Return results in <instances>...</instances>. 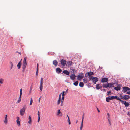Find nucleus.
<instances>
[{"instance_id": "nucleus-19", "label": "nucleus", "mask_w": 130, "mask_h": 130, "mask_svg": "<svg viewBox=\"0 0 130 130\" xmlns=\"http://www.w3.org/2000/svg\"><path fill=\"white\" fill-rule=\"evenodd\" d=\"M22 59H21V60ZM21 61H20L19 63H18V64L17 65V67H18V69H19L21 66Z\"/></svg>"}, {"instance_id": "nucleus-11", "label": "nucleus", "mask_w": 130, "mask_h": 130, "mask_svg": "<svg viewBox=\"0 0 130 130\" xmlns=\"http://www.w3.org/2000/svg\"><path fill=\"white\" fill-rule=\"evenodd\" d=\"M130 98V96L129 95H126L123 96V98H122V99L127 100L129 99Z\"/></svg>"}, {"instance_id": "nucleus-51", "label": "nucleus", "mask_w": 130, "mask_h": 130, "mask_svg": "<svg viewBox=\"0 0 130 130\" xmlns=\"http://www.w3.org/2000/svg\"><path fill=\"white\" fill-rule=\"evenodd\" d=\"M127 93L128 94L130 95V91L127 92Z\"/></svg>"}, {"instance_id": "nucleus-41", "label": "nucleus", "mask_w": 130, "mask_h": 130, "mask_svg": "<svg viewBox=\"0 0 130 130\" xmlns=\"http://www.w3.org/2000/svg\"><path fill=\"white\" fill-rule=\"evenodd\" d=\"M64 93H65L64 91H63V92H62V96H64V95H65Z\"/></svg>"}, {"instance_id": "nucleus-26", "label": "nucleus", "mask_w": 130, "mask_h": 130, "mask_svg": "<svg viewBox=\"0 0 130 130\" xmlns=\"http://www.w3.org/2000/svg\"><path fill=\"white\" fill-rule=\"evenodd\" d=\"M79 86L81 87H83L84 86L83 83L82 82H80L79 83Z\"/></svg>"}, {"instance_id": "nucleus-3", "label": "nucleus", "mask_w": 130, "mask_h": 130, "mask_svg": "<svg viewBox=\"0 0 130 130\" xmlns=\"http://www.w3.org/2000/svg\"><path fill=\"white\" fill-rule=\"evenodd\" d=\"M43 78L42 77L41 78V80H40V90L41 91V92L42 91V89H43Z\"/></svg>"}, {"instance_id": "nucleus-58", "label": "nucleus", "mask_w": 130, "mask_h": 130, "mask_svg": "<svg viewBox=\"0 0 130 130\" xmlns=\"http://www.w3.org/2000/svg\"><path fill=\"white\" fill-rule=\"evenodd\" d=\"M63 103H61V106H63Z\"/></svg>"}, {"instance_id": "nucleus-7", "label": "nucleus", "mask_w": 130, "mask_h": 130, "mask_svg": "<svg viewBox=\"0 0 130 130\" xmlns=\"http://www.w3.org/2000/svg\"><path fill=\"white\" fill-rule=\"evenodd\" d=\"M8 116L7 115H6L5 117L4 118V122L5 124H6L8 122V119H7Z\"/></svg>"}, {"instance_id": "nucleus-12", "label": "nucleus", "mask_w": 130, "mask_h": 130, "mask_svg": "<svg viewBox=\"0 0 130 130\" xmlns=\"http://www.w3.org/2000/svg\"><path fill=\"white\" fill-rule=\"evenodd\" d=\"M56 72L57 73H61L62 70H61L59 68H57L56 69Z\"/></svg>"}, {"instance_id": "nucleus-31", "label": "nucleus", "mask_w": 130, "mask_h": 130, "mask_svg": "<svg viewBox=\"0 0 130 130\" xmlns=\"http://www.w3.org/2000/svg\"><path fill=\"white\" fill-rule=\"evenodd\" d=\"M4 81V80L2 78H1L0 79V83L1 84H2L3 83Z\"/></svg>"}, {"instance_id": "nucleus-40", "label": "nucleus", "mask_w": 130, "mask_h": 130, "mask_svg": "<svg viewBox=\"0 0 130 130\" xmlns=\"http://www.w3.org/2000/svg\"><path fill=\"white\" fill-rule=\"evenodd\" d=\"M22 89L21 88L20 89V95H22Z\"/></svg>"}, {"instance_id": "nucleus-8", "label": "nucleus", "mask_w": 130, "mask_h": 130, "mask_svg": "<svg viewBox=\"0 0 130 130\" xmlns=\"http://www.w3.org/2000/svg\"><path fill=\"white\" fill-rule=\"evenodd\" d=\"M83 73H80L78 75L77 77L78 78V79L80 80L81 79L83 78L84 76L83 75Z\"/></svg>"}, {"instance_id": "nucleus-39", "label": "nucleus", "mask_w": 130, "mask_h": 130, "mask_svg": "<svg viewBox=\"0 0 130 130\" xmlns=\"http://www.w3.org/2000/svg\"><path fill=\"white\" fill-rule=\"evenodd\" d=\"M83 124L81 123V126H80V130H82V127H83Z\"/></svg>"}, {"instance_id": "nucleus-15", "label": "nucleus", "mask_w": 130, "mask_h": 130, "mask_svg": "<svg viewBox=\"0 0 130 130\" xmlns=\"http://www.w3.org/2000/svg\"><path fill=\"white\" fill-rule=\"evenodd\" d=\"M108 87L111 88L112 87H113V84L111 83H108Z\"/></svg>"}, {"instance_id": "nucleus-48", "label": "nucleus", "mask_w": 130, "mask_h": 130, "mask_svg": "<svg viewBox=\"0 0 130 130\" xmlns=\"http://www.w3.org/2000/svg\"><path fill=\"white\" fill-rule=\"evenodd\" d=\"M40 117H38V122H39L40 121Z\"/></svg>"}, {"instance_id": "nucleus-18", "label": "nucleus", "mask_w": 130, "mask_h": 130, "mask_svg": "<svg viewBox=\"0 0 130 130\" xmlns=\"http://www.w3.org/2000/svg\"><path fill=\"white\" fill-rule=\"evenodd\" d=\"M63 73L64 74L67 75H68L69 74V72L67 70H65L63 71Z\"/></svg>"}, {"instance_id": "nucleus-5", "label": "nucleus", "mask_w": 130, "mask_h": 130, "mask_svg": "<svg viewBox=\"0 0 130 130\" xmlns=\"http://www.w3.org/2000/svg\"><path fill=\"white\" fill-rule=\"evenodd\" d=\"M60 62L62 66L63 67H64L66 64V61L64 59H62L60 61Z\"/></svg>"}, {"instance_id": "nucleus-60", "label": "nucleus", "mask_w": 130, "mask_h": 130, "mask_svg": "<svg viewBox=\"0 0 130 130\" xmlns=\"http://www.w3.org/2000/svg\"><path fill=\"white\" fill-rule=\"evenodd\" d=\"M103 90L104 91H106V89H103Z\"/></svg>"}, {"instance_id": "nucleus-33", "label": "nucleus", "mask_w": 130, "mask_h": 130, "mask_svg": "<svg viewBox=\"0 0 130 130\" xmlns=\"http://www.w3.org/2000/svg\"><path fill=\"white\" fill-rule=\"evenodd\" d=\"M61 102V99H59L58 101L57 102V104L58 105H59Z\"/></svg>"}, {"instance_id": "nucleus-46", "label": "nucleus", "mask_w": 130, "mask_h": 130, "mask_svg": "<svg viewBox=\"0 0 130 130\" xmlns=\"http://www.w3.org/2000/svg\"><path fill=\"white\" fill-rule=\"evenodd\" d=\"M32 89V87H31L30 88V91H29V93H31V92Z\"/></svg>"}, {"instance_id": "nucleus-38", "label": "nucleus", "mask_w": 130, "mask_h": 130, "mask_svg": "<svg viewBox=\"0 0 130 130\" xmlns=\"http://www.w3.org/2000/svg\"><path fill=\"white\" fill-rule=\"evenodd\" d=\"M108 92V93L107 94V95H111V91H109V92Z\"/></svg>"}, {"instance_id": "nucleus-44", "label": "nucleus", "mask_w": 130, "mask_h": 130, "mask_svg": "<svg viewBox=\"0 0 130 130\" xmlns=\"http://www.w3.org/2000/svg\"><path fill=\"white\" fill-rule=\"evenodd\" d=\"M68 122L69 125L71 124V122L70 119H69V120H68Z\"/></svg>"}, {"instance_id": "nucleus-4", "label": "nucleus", "mask_w": 130, "mask_h": 130, "mask_svg": "<svg viewBox=\"0 0 130 130\" xmlns=\"http://www.w3.org/2000/svg\"><path fill=\"white\" fill-rule=\"evenodd\" d=\"M25 109V107H24L22 109L20 110V113L21 116H22L24 114Z\"/></svg>"}, {"instance_id": "nucleus-63", "label": "nucleus", "mask_w": 130, "mask_h": 130, "mask_svg": "<svg viewBox=\"0 0 130 130\" xmlns=\"http://www.w3.org/2000/svg\"><path fill=\"white\" fill-rule=\"evenodd\" d=\"M108 120L109 122H110V120L109 119H108Z\"/></svg>"}, {"instance_id": "nucleus-35", "label": "nucleus", "mask_w": 130, "mask_h": 130, "mask_svg": "<svg viewBox=\"0 0 130 130\" xmlns=\"http://www.w3.org/2000/svg\"><path fill=\"white\" fill-rule=\"evenodd\" d=\"M61 113L59 109H58L57 110V115H59Z\"/></svg>"}, {"instance_id": "nucleus-54", "label": "nucleus", "mask_w": 130, "mask_h": 130, "mask_svg": "<svg viewBox=\"0 0 130 130\" xmlns=\"http://www.w3.org/2000/svg\"><path fill=\"white\" fill-rule=\"evenodd\" d=\"M64 100H61V103H63Z\"/></svg>"}, {"instance_id": "nucleus-10", "label": "nucleus", "mask_w": 130, "mask_h": 130, "mask_svg": "<svg viewBox=\"0 0 130 130\" xmlns=\"http://www.w3.org/2000/svg\"><path fill=\"white\" fill-rule=\"evenodd\" d=\"M17 120H16V122L17 123V124L18 126H20V118H19L18 117H16Z\"/></svg>"}, {"instance_id": "nucleus-21", "label": "nucleus", "mask_w": 130, "mask_h": 130, "mask_svg": "<svg viewBox=\"0 0 130 130\" xmlns=\"http://www.w3.org/2000/svg\"><path fill=\"white\" fill-rule=\"evenodd\" d=\"M73 64V63L71 61H68L67 62V64L68 66H71Z\"/></svg>"}, {"instance_id": "nucleus-61", "label": "nucleus", "mask_w": 130, "mask_h": 130, "mask_svg": "<svg viewBox=\"0 0 130 130\" xmlns=\"http://www.w3.org/2000/svg\"><path fill=\"white\" fill-rule=\"evenodd\" d=\"M77 122H78V120H77L76 123H77Z\"/></svg>"}, {"instance_id": "nucleus-36", "label": "nucleus", "mask_w": 130, "mask_h": 130, "mask_svg": "<svg viewBox=\"0 0 130 130\" xmlns=\"http://www.w3.org/2000/svg\"><path fill=\"white\" fill-rule=\"evenodd\" d=\"M115 99H116L117 100L119 101H120L121 100V99L119 98V97H118L117 96H115Z\"/></svg>"}, {"instance_id": "nucleus-20", "label": "nucleus", "mask_w": 130, "mask_h": 130, "mask_svg": "<svg viewBox=\"0 0 130 130\" xmlns=\"http://www.w3.org/2000/svg\"><path fill=\"white\" fill-rule=\"evenodd\" d=\"M114 89L116 91L120 90L121 89V88L119 86L115 87L114 88Z\"/></svg>"}, {"instance_id": "nucleus-45", "label": "nucleus", "mask_w": 130, "mask_h": 130, "mask_svg": "<svg viewBox=\"0 0 130 130\" xmlns=\"http://www.w3.org/2000/svg\"><path fill=\"white\" fill-rule=\"evenodd\" d=\"M120 96L121 97V99H122V98H123V96H122V94H120Z\"/></svg>"}, {"instance_id": "nucleus-64", "label": "nucleus", "mask_w": 130, "mask_h": 130, "mask_svg": "<svg viewBox=\"0 0 130 130\" xmlns=\"http://www.w3.org/2000/svg\"><path fill=\"white\" fill-rule=\"evenodd\" d=\"M109 123L110 124V125H111V122H109Z\"/></svg>"}, {"instance_id": "nucleus-14", "label": "nucleus", "mask_w": 130, "mask_h": 130, "mask_svg": "<svg viewBox=\"0 0 130 130\" xmlns=\"http://www.w3.org/2000/svg\"><path fill=\"white\" fill-rule=\"evenodd\" d=\"M96 88L98 89H100L102 88V86L99 84H98L96 86Z\"/></svg>"}, {"instance_id": "nucleus-27", "label": "nucleus", "mask_w": 130, "mask_h": 130, "mask_svg": "<svg viewBox=\"0 0 130 130\" xmlns=\"http://www.w3.org/2000/svg\"><path fill=\"white\" fill-rule=\"evenodd\" d=\"M102 86L103 87L107 88L108 87V84H103L102 85Z\"/></svg>"}, {"instance_id": "nucleus-9", "label": "nucleus", "mask_w": 130, "mask_h": 130, "mask_svg": "<svg viewBox=\"0 0 130 130\" xmlns=\"http://www.w3.org/2000/svg\"><path fill=\"white\" fill-rule=\"evenodd\" d=\"M70 77L71 79L74 80L76 78V76L74 74H72L70 75Z\"/></svg>"}, {"instance_id": "nucleus-22", "label": "nucleus", "mask_w": 130, "mask_h": 130, "mask_svg": "<svg viewBox=\"0 0 130 130\" xmlns=\"http://www.w3.org/2000/svg\"><path fill=\"white\" fill-rule=\"evenodd\" d=\"M124 104L126 107H127L129 105V104L128 102H127L126 101L124 103Z\"/></svg>"}, {"instance_id": "nucleus-6", "label": "nucleus", "mask_w": 130, "mask_h": 130, "mask_svg": "<svg viewBox=\"0 0 130 130\" xmlns=\"http://www.w3.org/2000/svg\"><path fill=\"white\" fill-rule=\"evenodd\" d=\"M123 91L124 92H125L127 91L130 90V88L127 87H123Z\"/></svg>"}, {"instance_id": "nucleus-59", "label": "nucleus", "mask_w": 130, "mask_h": 130, "mask_svg": "<svg viewBox=\"0 0 130 130\" xmlns=\"http://www.w3.org/2000/svg\"><path fill=\"white\" fill-rule=\"evenodd\" d=\"M97 109H98V111L99 112H100V111H99V110L98 109V108H97Z\"/></svg>"}, {"instance_id": "nucleus-32", "label": "nucleus", "mask_w": 130, "mask_h": 130, "mask_svg": "<svg viewBox=\"0 0 130 130\" xmlns=\"http://www.w3.org/2000/svg\"><path fill=\"white\" fill-rule=\"evenodd\" d=\"M32 103H33V99H32V98H31V99H30V105H31L32 104Z\"/></svg>"}, {"instance_id": "nucleus-17", "label": "nucleus", "mask_w": 130, "mask_h": 130, "mask_svg": "<svg viewBox=\"0 0 130 130\" xmlns=\"http://www.w3.org/2000/svg\"><path fill=\"white\" fill-rule=\"evenodd\" d=\"M28 119L29 121H28V123L29 124H31V118L30 116H29Z\"/></svg>"}, {"instance_id": "nucleus-52", "label": "nucleus", "mask_w": 130, "mask_h": 130, "mask_svg": "<svg viewBox=\"0 0 130 130\" xmlns=\"http://www.w3.org/2000/svg\"><path fill=\"white\" fill-rule=\"evenodd\" d=\"M83 119H82V120L81 124H83Z\"/></svg>"}, {"instance_id": "nucleus-49", "label": "nucleus", "mask_w": 130, "mask_h": 130, "mask_svg": "<svg viewBox=\"0 0 130 130\" xmlns=\"http://www.w3.org/2000/svg\"><path fill=\"white\" fill-rule=\"evenodd\" d=\"M41 96H40V97L39 98V100H38V102L39 103L40 102V99H41Z\"/></svg>"}, {"instance_id": "nucleus-57", "label": "nucleus", "mask_w": 130, "mask_h": 130, "mask_svg": "<svg viewBox=\"0 0 130 130\" xmlns=\"http://www.w3.org/2000/svg\"><path fill=\"white\" fill-rule=\"evenodd\" d=\"M84 114L83 115V116H82V119H84Z\"/></svg>"}, {"instance_id": "nucleus-37", "label": "nucleus", "mask_w": 130, "mask_h": 130, "mask_svg": "<svg viewBox=\"0 0 130 130\" xmlns=\"http://www.w3.org/2000/svg\"><path fill=\"white\" fill-rule=\"evenodd\" d=\"M109 97L110 99V100H113L115 99V96H112Z\"/></svg>"}, {"instance_id": "nucleus-2", "label": "nucleus", "mask_w": 130, "mask_h": 130, "mask_svg": "<svg viewBox=\"0 0 130 130\" xmlns=\"http://www.w3.org/2000/svg\"><path fill=\"white\" fill-rule=\"evenodd\" d=\"M91 80L93 81V83L94 84H96L97 81H98V79L97 77H93L92 76L90 78V80Z\"/></svg>"}, {"instance_id": "nucleus-47", "label": "nucleus", "mask_w": 130, "mask_h": 130, "mask_svg": "<svg viewBox=\"0 0 130 130\" xmlns=\"http://www.w3.org/2000/svg\"><path fill=\"white\" fill-rule=\"evenodd\" d=\"M61 94H60L59 95V99H61Z\"/></svg>"}, {"instance_id": "nucleus-25", "label": "nucleus", "mask_w": 130, "mask_h": 130, "mask_svg": "<svg viewBox=\"0 0 130 130\" xmlns=\"http://www.w3.org/2000/svg\"><path fill=\"white\" fill-rule=\"evenodd\" d=\"M21 96L22 95H20V96H19V99H18V101H17V103H19L21 100Z\"/></svg>"}, {"instance_id": "nucleus-53", "label": "nucleus", "mask_w": 130, "mask_h": 130, "mask_svg": "<svg viewBox=\"0 0 130 130\" xmlns=\"http://www.w3.org/2000/svg\"><path fill=\"white\" fill-rule=\"evenodd\" d=\"M16 53H18L19 54H20L21 55V53L20 52H19L18 51L16 52Z\"/></svg>"}, {"instance_id": "nucleus-55", "label": "nucleus", "mask_w": 130, "mask_h": 130, "mask_svg": "<svg viewBox=\"0 0 130 130\" xmlns=\"http://www.w3.org/2000/svg\"><path fill=\"white\" fill-rule=\"evenodd\" d=\"M64 100H61V103H63Z\"/></svg>"}, {"instance_id": "nucleus-43", "label": "nucleus", "mask_w": 130, "mask_h": 130, "mask_svg": "<svg viewBox=\"0 0 130 130\" xmlns=\"http://www.w3.org/2000/svg\"><path fill=\"white\" fill-rule=\"evenodd\" d=\"M120 101H121V102L122 103L124 104V103L125 102H124L122 100H120Z\"/></svg>"}, {"instance_id": "nucleus-13", "label": "nucleus", "mask_w": 130, "mask_h": 130, "mask_svg": "<svg viewBox=\"0 0 130 130\" xmlns=\"http://www.w3.org/2000/svg\"><path fill=\"white\" fill-rule=\"evenodd\" d=\"M108 80V79L106 78H104L101 79V82L104 83L107 82Z\"/></svg>"}, {"instance_id": "nucleus-16", "label": "nucleus", "mask_w": 130, "mask_h": 130, "mask_svg": "<svg viewBox=\"0 0 130 130\" xmlns=\"http://www.w3.org/2000/svg\"><path fill=\"white\" fill-rule=\"evenodd\" d=\"M53 64L55 66H56L58 64V62L56 60H55L53 61Z\"/></svg>"}, {"instance_id": "nucleus-50", "label": "nucleus", "mask_w": 130, "mask_h": 130, "mask_svg": "<svg viewBox=\"0 0 130 130\" xmlns=\"http://www.w3.org/2000/svg\"><path fill=\"white\" fill-rule=\"evenodd\" d=\"M64 96H62V100H64Z\"/></svg>"}, {"instance_id": "nucleus-29", "label": "nucleus", "mask_w": 130, "mask_h": 130, "mask_svg": "<svg viewBox=\"0 0 130 130\" xmlns=\"http://www.w3.org/2000/svg\"><path fill=\"white\" fill-rule=\"evenodd\" d=\"M110 99V97H106V101L108 102H109Z\"/></svg>"}, {"instance_id": "nucleus-23", "label": "nucleus", "mask_w": 130, "mask_h": 130, "mask_svg": "<svg viewBox=\"0 0 130 130\" xmlns=\"http://www.w3.org/2000/svg\"><path fill=\"white\" fill-rule=\"evenodd\" d=\"M38 63L37 64V70L36 72V75L37 76L38 74Z\"/></svg>"}, {"instance_id": "nucleus-28", "label": "nucleus", "mask_w": 130, "mask_h": 130, "mask_svg": "<svg viewBox=\"0 0 130 130\" xmlns=\"http://www.w3.org/2000/svg\"><path fill=\"white\" fill-rule=\"evenodd\" d=\"M78 81H76L73 83V84L75 86H77L78 85Z\"/></svg>"}, {"instance_id": "nucleus-62", "label": "nucleus", "mask_w": 130, "mask_h": 130, "mask_svg": "<svg viewBox=\"0 0 130 130\" xmlns=\"http://www.w3.org/2000/svg\"><path fill=\"white\" fill-rule=\"evenodd\" d=\"M68 120H69V119H70L69 116L68 117Z\"/></svg>"}, {"instance_id": "nucleus-56", "label": "nucleus", "mask_w": 130, "mask_h": 130, "mask_svg": "<svg viewBox=\"0 0 130 130\" xmlns=\"http://www.w3.org/2000/svg\"><path fill=\"white\" fill-rule=\"evenodd\" d=\"M127 115H130V112H128L127 113Z\"/></svg>"}, {"instance_id": "nucleus-34", "label": "nucleus", "mask_w": 130, "mask_h": 130, "mask_svg": "<svg viewBox=\"0 0 130 130\" xmlns=\"http://www.w3.org/2000/svg\"><path fill=\"white\" fill-rule=\"evenodd\" d=\"M83 81L84 83H87V79H83Z\"/></svg>"}, {"instance_id": "nucleus-30", "label": "nucleus", "mask_w": 130, "mask_h": 130, "mask_svg": "<svg viewBox=\"0 0 130 130\" xmlns=\"http://www.w3.org/2000/svg\"><path fill=\"white\" fill-rule=\"evenodd\" d=\"M10 65L11 66L10 69L11 70L13 67V64L12 62L11 61L10 62Z\"/></svg>"}, {"instance_id": "nucleus-24", "label": "nucleus", "mask_w": 130, "mask_h": 130, "mask_svg": "<svg viewBox=\"0 0 130 130\" xmlns=\"http://www.w3.org/2000/svg\"><path fill=\"white\" fill-rule=\"evenodd\" d=\"M88 75L89 76H91L93 74V72H89L88 73Z\"/></svg>"}, {"instance_id": "nucleus-42", "label": "nucleus", "mask_w": 130, "mask_h": 130, "mask_svg": "<svg viewBox=\"0 0 130 130\" xmlns=\"http://www.w3.org/2000/svg\"><path fill=\"white\" fill-rule=\"evenodd\" d=\"M38 117H40V112L39 111L38 112Z\"/></svg>"}, {"instance_id": "nucleus-1", "label": "nucleus", "mask_w": 130, "mask_h": 130, "mask_svg": "<svg viewBox=\"0 0 130 130\" xmlns=\"http://www.w3.org/2000/svg\"><path fill=\"white\" fill-rule=\"evenodd\" d=\"M27 58V57H25L24 59L22 64V68L23 69V72H24L27 65V62H26V60Z\"/></svg>"}]
</instances>
